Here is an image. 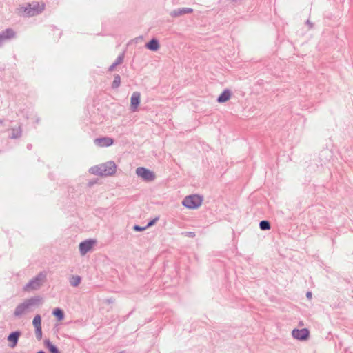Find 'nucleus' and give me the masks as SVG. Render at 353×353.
<instances>
[{
    "label": "nucleus",
    "mask_w": 353,
    "mask_h": 353,
    "mask_svg": "<svg viewBox=\"0 0 353 353\" xmlns=\"http://www.w3.org/2000/svg\"><path fill=\"white\" fill-rule=\"evenodd\" d=\"M45 8L44 3L38 2L27 3L17 8V13L23 17H31L41 13Z\"/></svg>",
    "instance_id": "nucleus-1"
},
{
    "label": "nucleus",
    "mask_w": 353,
    "mask_h": 353,
    "mask_svg": "<svg viewBox=\"0 0 353 353\" xmlns=\"http://www.w3.org/2000/svg\"><path fill=\"white\" fill-rule=\"evenodd\" d=\"M42 299L40 296H33L26 299L23 303L19 304L14 312V316L16 318H20L23 314L29 312L30 308L41 303Z\"/></svg>",
    "instance_id": "nucleus-2"
},
{
    "label": "nucleus",
    "mask_w": 353,
    "mask_h": 353,
    "mask_svg": "<svg viewBox=\"0 0 353 353\" xmlns=\"http://www.w3.org/2000/svg\"><path fill=\"white\" fill-rule=\"evenodd\" d=\"M117 165L114 161H108L105 163L95 165L90 168V173L98 176H110L115 173Z\"/></svg>",
    "instance_id": "nucleus-3"
},
{
    "label": "nucleus",
    "mask_w": 353,
    "mask_h": 353,
    "mask_svg": "<svg viewBox=\"0 0 353 353\" xmlns=\"http://www.w3.org/2000/svg\"><path fill=\"white\" fill-rule=\"evenodd\" d=\"M46 279V274L44 272H41L31 279L23 287V290L27 292L38 290L45 282Z\"/></svg>",
    "instance_id": "nucleus-4"
},
{
    "label": "nucleus",
    "mask_w": 353,
    "mask_h": 353,
    "mask_svg": "<svg viewBox=\"0 0 353 353\" xmlns=\"http://www.w3.org/2000/svg\"><path fill=\"white\" fill-rule=\"evenodd\" d=\"M203 199L197 194H192L185 196L182 204L188 209L198 208L202 203Z\"/></svg>",
    "instance_id": "nucleus-5"
},
{
    "label": "nucleus",
    "mask_w": 353,
    "mask_h": 353,
    "mask_svg": "<svg viewBox=\"0 0 353 353\" xmlns=\"http://www.w3.org/2000/svg\"><path fill=\"white\" fill-rule=\"evenodd\" d=\"M136 174L141 179L146 182L153 181L156 175L154 172L144 167H139L136 169Z\"/></svg>",
    "instance_id": "nucleus-6"
},
{
    "label": "nucleus",
    "mask_w": 353,
    "mask_h": 353,
    "mask_svg": "<svg viewBox=\"0 0 353 353\" xmlns=\"http://www.w3.org/2000/svg\"><path fill=\"white\" fill-rule=\"evenodd\" d=\"M293 338L299 341H305L309 338L310 331L307 328L294 329L292 332Z\"/></svg>",
    "instance_id": "nucleus-7"
},
{
    "label": "nucleus",
    "mask_w": 353,
    "mask_h": 353,
    "mask_svg": "<svg viewBox=\"0 0 353 353\" xmlns=\"http://www.w3.org/2000/svg\"><path fill=\"white\" fill-rule=\"evenodd\" d=\"M15 32L11 28H7L0 33V47L7 41L15 37Z\"/></svg>",
    "instance_id": "nucleus-8"
},
{
    "label": "nucleus",
    "mask_w": 353,
    "mask_h": 353,
    "mask_svg": "<svg viewBox=\"0 0 353 353\" xmlns=\"http://www.w3.org/2000/svg\"><path fill=\"white\" fill-rule=\"evenodd\" d=\"M95 241L92 239H88L85 240L79 244V251L81 254L84 255L88 252H89L92 248L93 247L94 244L95 243Z\"/></svg>",
    "instance_id": "nucleus-9"
},
{
    "label": "nucleus",
    "mask_w": 353,
    "mask_h": 353,
    "mask_svg": "<svg viewBox=\"0 0 353 353\" xmlns=\"http://www.w3.org/2000/svg\"><path fill=\"white\" fill-rule=\"evenodd\" d=\"M21 335V332L19 330H17L14 332H12L8 336V341L10 342L9 347L11 348H14L17 346L19 339Z\"/></svg>",
    "instance_id": "nucleus-10"
},
{
    "label": "nucleus",
    "mask_w": 353,
    "mask_h": 353,
    "mask_svg": "<svg viewBox=\"0 0 353 353\" xmlns=\"http://www.w3.org/2000/svg\"><path fill=\"white\" fill-rule=\"evenodd\" d=\"M141 94L139 92H134L130 98V110L132 112L137 110L138 106L140 103Z\"/></svg>",
    "instance_id": "nucleus-11"
},
{
    "label": "nucleus",
    "mask_w": 353,
    "mask_h": 353,
    "mask_svg": "<svg viewBox=\"0 0 353 353\" xmlns=\"http://www.w3.org/2000/svg\"><path fill=\"white\" fill-rule=\"evenodd\" d=\"M193 9L190 8H179L172 10L170 15L173 18H176L184 14H190Z\"/></svg>",
    "instance_id": "nucleus-12"
},
{
    "label": "nucleus",
    "mask_w": 353,
    "mask_h": 353,
    "mask_svg": "<svg viewBox=\"0 0 353 353\" xmlns=\"http://www.w3.org/2000/svg\"><path fill=\"white\" fill-rule=\"evenodd\" d=\"M94 143L99 147H108L113 144L114 141L110 137H101L94 139Z\"/></svg>",
    "instance_id": "nucleus-13"
},
{
    "label": "nucleus",
    "mask_w": 353,
    "mask_h": 353,
    "mask_svg": "<svg viewBox=\"0 0 353 353\" xmlns=\"http://www.w3.org/2000/svg\"><path fill=\"white\" fill-rule=\"evenodd\" d=\"M68 282L72 287H78L81 282L82 276L81 274H70L68 277Z\"/></svg>",
    "instance_id": "nucleus-14"
},
{
    "label": "nucleus",
    "mask_w": 353,
    "mask_h": 353,
    "mask_svg": "<svg viewBox=\"0 0 353 353\" xmlns=\"http://www.w3.org/2000/svg\"><path fill=\"white\" fill-rule=\"evenodd\" d=\"M231 94V91L225 89L217 98V101L220 103H225L230 99Z\"/></svg>",
    "instance_id": "nucleus-15"
},
{
    "label": "nucleus",
    "mask_w": 353,
    "mask_h": 353,
    "mask_svg": "<svg viewBox=\"0 0 353 353\" xmlns=\"http://www.w3.org/2000/svg\"><path fill=\"white\" fill-rule=\"evenodd\" d=\"M145 47L152 51H157L159 48V41L153 38L145 44Z\"/></svg>",
    "instance_id": "nucleus-16"
},
{
    "label": "nucleus",
    "mask_w": 353,
    "mask_h": 353,
    "mask_svg": "<svg viewBox=\"0 0 353 353\" xmlns=\"http://www.w3.org/2000/svg\"><path fill=\"white\" fill-rule=\"evenodd\" d=\"M45 345L50 353H61L57 347L53 345L49 340L45 341Z\"/></svg>",
    "instance_id": "nucleus-17"
},
{
    "label": "nucleus",
    "mask_w": 353,
    "mask_h": 353,
    "mask_svg": "<svg viewBox=\"0 0 353 353\" xmlns=\"http://www.w3.org/2000/svg\"><path fill=\"white\" fill-rule=\"evenodd\" d=\"M52 314L57 319L58 321H61L64 319V312L59 307H57L53 310Z\"/></svg>",
    "instance_id": "nucleus-18"
},
{
    "label": "nucleus",
    "mask_w": 353,
    "mask_h": 353,
    "mask_svg": "<svg viewBox=\"0 0 353 353\" xmlns=\"http://www.w3.org/2000/svg\"><path fill=\"white\" fill-rule=\"evenodd\" d=\"M21 136V129L20 127L13 128L12 130V134L10 135L11 139H17Z\"/></svg>",
    "instance_id": "nucleus-19"
},
{
    "label": "nucleus",
    "mask_w": 353,
    "mask_h": 353,
    "mask_svg": "<svg viewBox=\"0 0 353 353\" xmlns=\"http://www.w3.org/2000/svg\"><path fill=\"white\" fill-rule=\"evenodd\" d=\"M259 228L261 230H268L270 229L271 225L268 221L263 220L259 223Z\"/></svg>",
    "instance_id": "nucleus-20"
},
{
    "label": "nucleus",
    "mask_w": 353,
    "mask_h": 353,
    "mask_svg": "<svg viewBox=\"0 0 353 353\" xmlns=\"http://www.w3.org/2000/svg\"><path fill=\"white\" fill-rule=\"evenodd\" d=\"M121 85V77L119 74H114V80L112 84V88L113 89L118 88Z\"/></svg>",
    "instance_id": "nucleus-21"
},
{
    "label": "nucleus",
    "mask_w": 353,
    "mask_h": 353,
    "mask_svg": "<svg viewBox=\"0 0 353 353\" xmlns=\"http://www.w3.org/2000/svg\"><path fill=\"white\" fill-rule=\"evenodd\" d=\"M32 324L35 328L41 327V317L39 314H37L34 317Z\"/></svg>",
    "instance_id": "nucleus-22"
},
{
    "label": "nucleus",
    "mask_w": 353,
    "mask_h": 353,
    "mask_svg": "<svg viewBox=\"0 0 353 353\" xmlns=\"http://www.w3.org/2000/svg\"><path fill=\"white\" fill-rule=\"evenodd\" d=\"M123 60H124V53H122L117 57V58L116 59V60L114 61V63L117 65H119L123 62Z\"/></svg>",
    "instance_id": "nucleus-23"
},
{
    "label": "nucleus",
    "mask_w": 353,
    "mask_h": 353,
    "mask_svg": "<svg viewBox=\"0 0 353 353\" xmlns=\"http://www.w3.org/2000/svg\"><path fill=\"white\" fill-rule=\"evenodd\" d=\"M35 335L37 340L40 341L42 338V329L41 327L35 328Z\"/></svg>",
    "instance_id": "nucleus-24"
},
{
    "label": "nucleus",
    "mask_w": 353,
    "mask_h": 353,
    "mask_svg": "<svg viewBox=\"0 0 353 353\" xmlns=\"http://www.w3.org/2000/svg\"><path fill=\"white\" fill-rule=\"evenodd\" d=\"M147 228V227H141L138 225H134L133 227V229L134 231H137V232H141V231H143L145 230V229Z\"/></svg>",
    "instance_id": "nucleus-25"
},
{
    "label": "nucleus",
    "mask_w": 353,
    "mask_h": 353,
    "mask_svg": "<svg viewBox=\"0 0 353 353\" xmlns=\"http://www.w3.org/2000/svg\"><path fill=\"white\" fill-rule=\"evenodd\" d=\"M157 220H158V218H155L154 219L151 220L150 221L148 222V223L147 224L146 227L149 228V227L153 225L156 223V221Z\"/></svg>",
    "instance_id": "nucleus-26"
},
{
    "label": "nucleus",
    "mask_w": 353,
    "mask_h": 353,
    "mask_svg": "<svg viewBox=\"0 0 353 353\" xmlns=\"http://www.w3.org/2000/svg\"><path fill=\"white\" fill-rule=\"evenodd\" d=\"M185 236L190 238H194L195 236V233L193 232H186Z\"/></svg>",
    "instance_id": "nucleus-27"
},
{
    "label": "nucleus",
    "mask_w": 353,
    "mask_h": 353,
    "mask_svg": "<svg viewBox=\"0 0 353 353\" xmlns=\"http://www.w3.org/2000/svg\"><path fill=\"white\" fill-rule=\"evenodd\" d=\"M117 65L113 63L108 68L109 72H112Z\"/></svg>",
    "instance_id": "nucleus-28"
},
{
    "label": "nucleus",
    "mask_w": 353,
    "mask_h": 353,
    "mask_svg": "<svg viewBox=\"0 0 353 353\" xmlns=\"http://www.w3.org/2000/svg\"><path fill=\"white\" fill-rule=\"evenodd\" d=\"M307 24L310 26V28H312L313 26L312 23L309 20L307 21Z\"/></svg>",
    "instance_id": "nucleus-29"
},
{
    "label": "nucleus",
    "mask_w": 353,
    "mask_h": 353,
    "mask_svg": "<svg viewBox=\"0 0 353 353\" xmlns=\"http://www.w3.org/2000/svg\"><path fill=\"white\" fill-rule=\"evenodd\" d=\"M306 296L307 298H311L312 297V292H307V294H306Z\"/></svg>",
    "instance_id": "nucleus-30"
},
{
    "label": "nucleus",
    "mask_w": 353,
    "mask_h": 353,
    "mask_svg": "<svg viewBox=\"0 0 353 353\" xmlns=\"http://www.w3.org/2000/svg\"><path fill=\"white\" fill-rule=\"evenodd\" d=\"M27 148H28V150H31V148H32V145H31V144H28V145H27Z\"/></svg>",
    "instance_id": "nucleus-31"
},
{
    "label": "nucleus",
    "mask_w": 353,
    "mask_h": 353,
    "mask_svg": "<svg viewBox=\"0 0 353 353\" xmlns=\"http://www.w3.org/2000/svg\"><path fill=\"white\" fill-rule=\"evenodd\" d=\"M37 353H46V352L44 351H43V350H40Z\"/></svg>",
    "instance_id": "nucleus-32"
},
{
    "label": "nucleus",
    "mask_w": 353,
    "mask_h": 353,
    "mask_svg": "<svg viewBox=\"0 0 353 353\" xmlns=\"http://www.w3.org/2000/svg\"><path fill=\"white\" fill-rule=\"evenodd\" d=\"M75 272V270L74 269H72L71 272Z\"/></svg>",
    "instance_id": "nucleus-33"
},
{
    "label": "nucleus",
    "mask_w": 353,
    "mask_h": 353,
    "mask_svg": "<svg viewBox=\"0 0 353 353\" xmlns=\"http://www.w3.org/2000/svg\"><path fill=\"white\" fill-rule=\"evenodd\" d=\"M234 2H236L238 0H232Z\"/></svg>",
    "instance_id": "nucleus-34"
}]
</instances>
